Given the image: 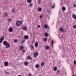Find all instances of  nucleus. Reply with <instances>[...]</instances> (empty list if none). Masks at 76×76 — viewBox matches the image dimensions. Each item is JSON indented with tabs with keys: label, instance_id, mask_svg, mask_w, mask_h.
<instances>
[{
	"label": "nucleus",
	"instance_id": "nucleus-1",
	"mask_svg": "<svg viewBox=\"0 0 76 76\" xmlns=\"http://www.w3.org/2000/svg\"><path fill=\"white\" fill-rule=\"evenodd\" d=\"M22 23V21L18 20L17 22H16V26H21Z\"/></svg>",
	"mask_w": 76,
	"mask_h": 76
},
{
	"label": "nucleus",
	"instance_id": "nucleus-2",
	"mask_svg": "<svg viewBox=\"0 0 76 76\" xmlns=\"http://www.w3.org/2000/svg\"><path fill=\"white\" fill-rule=\"evenodd\" d=\"M34 57H37L38 56V53L37 52H35L33 53Z\"/></svg>",
	"mask_w": 76,
	"mask_h": 76
},
{
	"label": "nucleus",
	"instance_id": "nucleus-3",
	"mask_svg": "<svg viewBox=\"0 0 76 76\" xmlns=\"http://www.w3.org/2000/svg\"><path fill=\"white\" fill-rule=\"evenodd\" d=\"M4 37H2L0 38V44H1L2 43V42H3V40H4Z\"/></svg>",
	"mask_w": 76,
	"mask_h": 76
},
{
	"label": "nucleus",
	"instance_id": "nucleus-4",
	"mask_svg": "<svg viewBox=\"0 0 76 76\" xmlns=\"http://www.w3.org/2000/svg\"><path fill=\"white\" fill-rule=\"evenodd\" d=\"M5 45H6V48H10V44L9 43H8L7 44Z\"/></svg>",
	"mask_w": 76,
	"mask_h": 76
},
{
	"label": "nucleus",
	"instance_id": "nucleus-5",
	"mask_svg": "<svg viewBox=\"0 0 76 76\" xmlns=\"http://www.w3.org/2000/svg\"><path fill=\"white\" fill-rule=\"evenodd\" d=\"M72 18H73V19H76V15L74 14H73L72 15Z\"/></svg>",
	"mask_w": 76,
	"mask_h": 76
},
{
	"label": "nucleus",
	"instance_id": "nucleus-6",
	"mask_svg": "<svg viewBox=\"0 0 76 76\" xmlns=\"http://www.w3.org/2000/svg\"><path fill=\"white\" fill-rule=\"evenodd\" d=\"M4 64L5 66H9V62L5 61L4 62Z\"/></svg>",
	"mask_w": 76,
	"mask_h": 76
},
{
	"label": "nucleus",
	"instance_id": "nucleus-7",
	"mask_svg": "<svg viewBox=\"0 0 76 76\" xmlns=\"http://www.w3.org/2000/svg\"><path fill=\"white\" fill-rule=\"evenodd\" d=\"M22 28L23 30H24V31H26V30H27V27L26 26H24L22 27Z\"/></svg>",
	"mask_w": 76,
	"mask_h": 76
},
{
	"label": "nucleus",
	"instance_id": "nucleus-8",
	"mask_svg": "<svg viewBox=\"0 0 76 76\" xmlns=\"http://www.w3.org/2000/svg\"><path fill=\"white\" fill-rule=\"evenodd\" d=\"M13 28L12 27H10L8 29V31L10 32H12L13 31Z\"/></svg>",
	"mask_w": 76,
	"mask_h": 76
},
{
	"label": "nucleus",
	"instance_id": "nucleus-9",
	"mask_svg": "<svg viewBox=\"0 0 76 76\" xmlns=\"http://www.w3.org/2000/svg\"><path fill=\"white\" fill-rule=\"evenodd\" d=\"M7 41H4L3 42V44L4 45H7L8 44Z\"/></svg>",
	"mask_w": 76,
	"mask_h": 76
},
{
	"label": "nucleus",
	"instance_id": "nucleus-10",
	"mask_svg": "<svg viewBox=\"0 0 76 76\" xmlns=\"http://www.w3.org/2000/svg\"><path fill=\"white\" fill-rule=\"evenodd\" d=\"M24 39H29V36L28 35H25L24 36Z\"/></svg>",
	"mask_w": 76,
	"mask_h": 76
},
{
	"label": "nucleus",
	"instance_id": "nucleus-11",
	"mask_svg": "<svg viewBox=\"0 0 76 76\" xmlns=\"http://www.w3.org/2000/svg\"><path fill=\"white\" fill-rule=\"evenodd\" d=\"M34 45L35 47H38V42H36Z\"/></svg>",
	"mask_w": 76,
	"mask_h": 76
},
{
	"label": "nucleus",
	"instance_id": "nucleus-12",
	"mask_svg": "<svg viewBox=\"0 0 76 76\" xmlns=\"http://www.w3.org/2000/svg\"><path fill=\"white\" fill-rule=\"evenodd\" d=\"M11 11L12 13H15V7H13L11 10Z\"/></svg>",
	"mask_w": 76,
	"mask_h": 76
},
{
	"label": "nucleus",
	"instance_id": "nucleus-13",
	"mask_svg": "<svg viewBox=\"0 0 76 76\" xmlns=\"http://www.w3.org/2000/svg\"><path fill=\"white\" fill-rule=\"evenodd\" d=\"M28 64H29V63L27 61H25L24 63V64L25 66H28Z\"/></svg>",
	"mask_w": 76,
	"mask_h": 76
},
{
	"label": "nucleus",
	"instance_id": "nucleus-14",
	"mask_svg": "<svg viewBox=\"0 0 76 76\" xmlns=\"http://www.w3.org/2000/svg\"><path fill=\"white\" fill-rule=\"evenodd\" d=\"M46 50H49L50 49V47L48 45H47L45 47Z\"/></svg>",
	"mask_w": 76,
	"mask_h": 76
},
{
	"label": "nucleus",
	"instance_id": "nucleus-15",
	"mask_svg": "<svg viewBox=\"0 0 76 76\" xmlns=\"http://www.w3.org/2000/svg\"><path fill=\"white\" fill-rule=\"evenodd\" d=\"M20 48L21 50H23V49L24 48V47H23V46L22 45H20Z\"/></svg>",
	"mask_w": 76,
	"mask_h": 76
},
{
	"label": "nucleus",
	"instance_id": "nucleus-16",
	"mask_svg": "<svg viewBox=\"0 0 76 76\" xmlns=\"http://www.w3.org/2000/svg\"><path fill=\"white\" fill-rule=\"evenodd\" d=\"M62 9L63 10V12H64L66 10V7H63Z\"/></svg>",
	"mask_w": 76,
	"mask_h": 76
},
{
	"label": "nucleus",
	"instance_id": "nucleus-17",
	"mask_svg": "<svg viewBox=\"0 0 76 76\" xmlns=\"http://www.w3.org/2000/svg\"><path fill=\"white\" fill-rule=\"evenodd\" d=\"M35 67H36V68H37V69L39 68V64H37L36 65Z\"/></svg>",
	"mask_w": 76,
	"mask_h": 76
},
{
	"label": "nucleus",
	"instance_id": "nucleus-18",
	"mask_svg": "<svg viewBox=\"0 0 76 76\" xmlns=\"http://www.w3.org/2000/svg\"><path fill=\"white\" fill-rule=\"evenodd\" d=\"M4 15H5V16L6 17H7V16H8V13H7L6 12H5L4 13Z\"/></svg>",
	"mask_w": 76,
	"mask_h": 76
},
{
	"label": "nucleus",
	"instance_id": "nucleus-19",
	"mask_svg": "<svg viewBox=\"0 0 76 76\" xmlns=\"http://www.w3.org/2000/svg\"><path fill=\"white\" fill-rule=\"evenodd\" d=\"M60 31H61V32H64V29H63V28H60Z\"/></svg>",
	"mask_w": 76,
	"mask_h": 76
},
{
	"label": "nucleus",
	"instance_id": "nucleus-20",
	"mask_svg": "<svg viewBox=\"0 0 76 76\" xmlns=\"http://www.w3.org/2000/svg\"><path fill=\"white\" fill-rule=\"evenodd\" d=\"M60 70L59 69H58L57 70V71L56 72L57 74L56 75H58L60 73Z\"/></svg>",
	"mask_w": 76,
	"mask_h": 76
},
{
	"label": "nucleus",
	"instance_id": "nucleus-21",
	"mask_svg": "<svg viewBox=\"0 0 76 76\" xmlns=\"http://www.w3.org/2000/svg\"><path fill=\"white\" fill-rule=\"evenodd\" d=\"M39 12H41L42 11V8L41 7H39L38 9Z\"/></svg>",
	"mask_w": 76,
	"mask_h": 76
},
{
	"label": "nucleus",
	"instance_id": "nucleus-22",
	"mask_svg": "<svg viewBox=\"0 0 76 76\" xmlns=\"http://www.w3.org/2000/svg\"><path fill=\"white\" fill-rule=\"evenodd\" d=\"M27 2L28 3H31L32 2V0H27Z\"/></svg>",
	"mask_w": 76,
	"mask_h": 76
},
{
	"label": "nucleus",
	"instance_id": "nucleus-23",
	"mask_svg": "<svg viewBox=\"0 0 76 76\" xmlns=\"http://www.w3.org/2000/svg\"><path fill=\"white\" fill-rule=\"evenodd\" d=\"M27 59H30L31 60L32 59V57L31 56H28L27 58Z\"/></svg>",
	"mask_w": 76,
	"mask_h": 76
},
{
	"label": "nucleus",
	"instance_id": "nucleus-24",
	"mask_svg": "<svg viewBox=\"0 0 76 76\" xmlns=\"http://www.w3.org/2000/svg\"><path fill=\"white\" fill-rule=\"evenodd\" d=\"M53 69H54V70H55V71H56V70H57V67L56 66H55L53 68Z\"/></svg>",
	"mask_w": 76,
	"mask_h": 76
},
{
	"label": "nucleus",
	"instance_id": "nucleus-25",
	"mask_svg": "<svg viewBox=\"0 0 76 76\" xmlns=\"http://www.w3.org/2000/svg\"><path fill=\"white\" fill-rule=\"evenodd\" d=\"M45 29H47V28H48V25L47 24H45Z\"/></svg>",
	"mask_w": 76,
	"mask_h": 76
},
{
	"label": "nucleus",
	"instance_id": "nucleus-26",
	"mask_svg": "<svg viewBox=\"0 0 76 76\" xmlns=\"http://www.w3.org/2000/svg\"><path fill=\"white\" fill-rule=\"evenodd\" d=\"M25 39H23V40L21 42V44H23V43H24L25 42Z\"/></svg>",
	"mask_w": 76,
	"mask_h": 76
},
{
	"label": "nucleus",
	"instance_id": "nucleus-27",
	"mask_svg": "<svg viewBox=\"0 0 76 76\" xmlns=\"http://www.w3.org/2000/svg\"><path fill=\"white\" fill-rule=\"evenodd\" d=\"M45 35L46 36V37H48L49 35L47 33H46L45 34Z\"/></svg>",
	"mask_w": 76,
	"mask_h": 76
},
{
	"label": "nucleus",
	"instance_id": "nucleus-28",
	"mask_svg": "<svg viewBox=\"0 0 76 76\" xmlns=\"http://www.w3.org/2000/svg\"><path fill=\"white\" fill-rule=\"evenodd\" d=\"M51 43H52V47H53V44H54V41L53 40L51 41Z\"/></svg>",
	"mask_w": 76,
	"mask_h": 76
},
{
	"label": "nucleus",
	"instance_id": "nucleus-29",
	"mask_svg": "<svg viewBox=\"0 0 76 76\" xmlns=\"http://www.w3.org/2000/svg\"><path fill=\"white\" fill-rule=\"evenodd\" d=\"M30 47H31L32 49H34V47L33 45H31Z\"/></svg>",
	"mask_w": 76,
	"mask_h": 76
},
{
	"label": "nucleus",
	"instance_id": "nucleus-30",
	"mask_svg": "<svg viewBox=\"0 0 76 76\" xmlns=\"http://www.w3.org/2000/svg\"><path fill=\"white\" fill-rule=\"evenodd\" d=\"M73 28H74V29H76V25H74L73 26Z\"/></svg>",
	"mask_w": 76,
	"mask_h": 76
},
{
	"label": "nucleus",
	"instance_id": "nucleus-31",
	"mask_svg": "<svg viewBox=\"0 0 76 76\" xmlns=\"http://www.w3.org/2000/svg\"><path fill=\"white\" fill-rule=\"evenodd\" d=\"M18 42V40L17 39H15L14 40V42H15V43H16V42Z\"/></svg>",
	"mask_w": 76,
	"mask_h": 76
},
{
	"label": "nucleus",
	"instance_id": "nucleus-32",
	"mask_svg": "<svg viewBox=\"0 0 76 76\" xmlns=\"http://www.w3.org/2000/svg\"><path fill=\"white\" fill-rule=\"evenodd\" d=\"M44 62H43L41 64V66H44Z\"/></svg>",
	"mask_w": 76,
	"mask_h": 76
},
{
	"label": "nucleus",
	"instance_id": "nucleus-33",
	"mask_svg": "<svg viewBox=\"0 0 76 76\" xmlns=\"http://www.w3.org/2000/svg\"><path fill=\"white\" fill-rule=\"evenodd\" d=\"M44 40L45 41V42H47V39L46 38H45L44 39Z\"/></svg>",
	"mask_w": 76,
	"mask_h": 76
},
{
	"label": "nucleus",
	"instance_id": "nucleus-34",
	"mask_svg": "<svg viewBox=\"0 0 76 76\" xmlns=\"http://www.w3.org/2000/svg\"><path fill=\"white\" fill-rule=\"evenodd\" d=\"M73 6L74 7H76V4H73Z\"/></svg>",
	"mask_w": 76,
	"mask_h": 76
},
{
	"label": "nucleus",
	"instance_id": "nucleus-35",
	"mask_svg": "<svg viewBox=\"0 0 76 76\" xmlns=\"http://www.w3.org/2000/svg\"><path fill=\"white\" fill-rule=\"evenodd\" d=\"M29 6H30V7H32V4L31 3V4H30L29 5Z\"/></svg>",
	"mask_w": 76,
	"mask_h": 76
},
{
	"label": "nucleus",
	"instance_id": "nucleus-36",
	"mask_svg": "<svg viewBox=\"0 0 76 76\" xmlns=\"http://www.w3.org/2000/svg\"><path fill=\"white\" fill-rule=\"evenodd\" d=\"M5 73L6 74H7L8 75H9V72H5Z\"/></svg>",
	"mask_w": 76,
	"mask_h": 76
},
{
	"label": "nucleus",
	"instance_id": "nucleus-37",
	"mask_svg": "<svg viewBox=\"0 0 76 76\" xmlns=\"http://www.w3.org/2000/svg\"><path fill=\"white\" fill-rule=\"evenodd\" d=\"M32 76V74L31 73H30L29 75H28V76Z\"/></svg>",
	"mask_w": 76,
	"mask_h": 76
},
{
	"label": "nucleus",
	"instance_id": "nucleus-38",
	"mask_svg": "<svg viewBox=\"0 0 76 76\" xmlns=\"http://www.w3.org/2000/svg\"><path fill=\"white\" fill-rule=\"evenodd\" d=\"M55 6H53L52 7L51 9H53V8H54Z\"/></svg>",
	"mask_w": 76,
	"mask_h": 76
},
{
	"label": "nucleus",
	"instance_id": "nucleus-39",
	"mask_svg": "<svg viewBox=\"0 0 76 76\" xmlns=\"http://www.w3.org/2000/svg\"><path fill=\"white\" fill-rule=\"evenodd\" d=\"M42 18V15L40 16V18Z\"/></svg>",
	"mask_w": 76,
	"mask_h": 76
},
{
	"label": "nucleus",
	"instance_id": "nucleus-40",
	"mask_svg": "<svg viewBox=\"0 0 76 76\" xmlns=\"http://www.w3.org/2000/svg\"><path fill=\"white\" fill-rule=\"evenodd\" d=\"M8 20L9 22H10L11 20V19L10 18H8Z\"/></svg>",
	"mask_w": 76,
	"mask_h": 76
},
{
	"label": "nucleus",
	"instance_id": "nucleus-41",
	"mask_svg": "<svg viewBox=\"0 0 76 76\" xmlns=\"http://www.w3.org/2000/svg\"><path fill=\"white\" fill-rule=\"evenodd\" d=\"M74 64H76V61H74Z\"/></svg>",
	"mask_w": 76,
	"mask_h": 76
},
{
	"label": "nucleus",
	"instance_id": "nucleus-42",
	"mask_svg": "<svg viewBox=\"0 0 76 76\" xmlns=\"http://www.w3.org/2000/svg\"><path fill=\"white\" fill-rule=\"evenodd\" d=\"M22 52H23V53H25V50H22Z\"/></svg>",
	"mask_w": 76,
	"mask_h": 76
},
{
	"label": "nucleus",
	"instance_id": "nucleus-43",
	"mask_svg": "<svg viewBox=\"0 0 76 76\" xmlns=\"http://www.w3.org/2000/svg\"><path fill=\"white\" fill-rule=\"evenodd\" d=\"M38 28H40V27H41V26H40L39 25H38Z\"/></svg>",
	"mask_w": 76,
	"mask_h": 76
},
{
	"label": "nucleus",
	"instance_id": "nucleus-44",
	"mask_svg": "<svg viewBox=\"0 0 76 76\" xmlns=\"http://www.w3.org/2000/svg\"><path fill=\"white\" fill-rule=\"evenodd\" d=\"M39 4H41V1H39Z\"/></svg>",
	"mask_w": 76,
	"mask_h": 76
},
{
	"label": "nucleus",
	"instance_id": "nucleus-45",
	"mask_svg": "<svg viewBox=\"0 0 76 76\" xmlns=\"http://www.w3.org/2000/svg\"><path fill=\"white\" fill-rule=\"evenodd\" d=\"M72 76H76V75H73Z\"/></svg>",
	"mask_w": 76,
	"mask_h": 76
},
{
	"label": "nucleus",
	"instance_id": "nucleus-46",
	"mask_svg": "<svg viewBox=\"0 0 76 76\" xmlns=\"http://www.w3.org/2000/svg\"><path fill=\"white\" fill-rule=\"evenodd\" d=\"M38 1H41V0H38Z\"/></svg>",
	"mask_w": 76,
	"mask_h": 76
},
{
	"label": "nucleus",
	"instance_id": "nucleus-47",
	"mask_svg": "<svg viewBox=\"0 0 76 76\" xmlns=\"http://www.w3.org/2000/svg\"><path fill=\"white\" fill-rule=\"evenodd\" d=\"M1 14V12H0V14Z\"/></svg>",
	"mask_w": 76,
	"mask_h": 76
},
{
	"label": "nucleus",
	"instance_id": "nucleus-48",
	"mask_svg": "<svg viewBox=\"0 0 76 76\" xmlns=\"http://www.w3.org/2000/svg\"><path fill=\"white\" fill-rule=\"evenodd\" d=\"M62 36H63V35H61V37H62Z\"/></svg>",
	"mask_w": 76,
	"mask_h": 76
},
{
	"label": "nucleus",
	"instance_id": "nucleus-49",
	"mask_svg": "<svg viewBox=\"0 0 76 76\" xmlns=\"http://www.w3.org/2000/svg\"><path fill=\"white\" fill-rule=\"evenodd\" d=\"M49 11V10H48V11Z\"/></svg>",
	"mask_w": 76,
	"mask_h": 76
}]
</instances>
